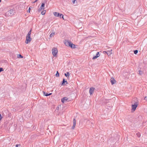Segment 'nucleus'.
<instances>
[{"mask_svg": "<svg viewBox=\"0 0 147 147\" xmlns=\"http://www.w3.org/2000/svg\"><path fill=\"white\" fill-rule=\"evenodd\" d=\"M68 98L67 97H65L61 99V102L64 103L65 101L67 100Z\"/></svg>", "mask_w": 147, "mask_h": 147, "instance_id": "10", "label": "nucleus"}, {"mask_svg": "<svg viewBox=\"0 0 147 147\" xmlns=\"http://www.w3.org/2000/svg\"><path fill=\"white\" fill-rule=\"evenodd\" d=\"M139 74L140 75H141L143 74V72L141 70H139Z\"/></svg>", "mask_w": 147, "mask_h": 147, "instance_id": "19", "label": "nucleus"}, {"mask_svg": "<svg viewBox=\"0 0 147 147\" xmlns=\"http://www.w3.org/2000/svg\"><path fill=\"white\" fill-rule=\"evenodd\" d=\"M45 9V4L42 3L38 11L40 12L42 10H43Z\"/></svg>", "mask_w": 147, "mask_h": 147, "instance_id": "5", "label": "nucleus"}, {"mask_svg": "<svg viewBox=\"0 0 147 147\" xmlns=\"http://www.w3.org/2000/svg\"><path fill=\"white\" fill-rule=\"evenodd\" d=\"M55 32H52L50 35V37H52L54 36L55 35Z\"/></svg>", "mask_w": 147, "mask_h": 147, "instance_id": "16", "label": "nucleus"}, {"mask_svg": "<svg viewBox=\"0 0 147 147\" xmlns=\"http://www.w3.org/2000/svg\"><path fill=\"white\" fill-rule=\"evenodd\" d=\"M2 118V117L1 116V114H0V121L1 119Z\"/></svg>", "mask_w": 147, "mask_h": 147, "instance_id": "28", "label": "nucleus"}, {"mask_svg": "<svg viewBox=\"0 0 147 147\" xmlns=\"http://www.w3.org/2000/svg\"><path fill=\"white\" fill-rule=\"evenodd\" d=\"M19 56L21 58L23 57V56L22 55H19Z\"/></svg>", "mask_w": 147, "mask_h": 147, "instance_id": "31", "label": "nucleus"}, {"mask_svg": "<svg viewBox=\"0 0 147 147\" xmlns=\"http://www.w3.org/2000/svg\"><path fill=\"white\" fill-rule=\"evenodd\" d=\"M54 15L56 17H58L59 15V13L57 12H54L53 13Z\"/></svg>", "mask_w": 147, "mask_h": 147, "instance_id": "14", "label": "nucleus"}, {"mask_svg": "<svg viewBox=\"0 0 147 147\" xmlns=\"http://www.w3.org/2000/svg\"><path fill=\"white\" fill-rule=\"evenodd\" d=\"M1 1V0H0V2Z\"/></svg>", "mask_w": 147, "mask_h": 147, "instance_id": "35", "label": "nucleus"}, {"mask_svg": "<svg viewBox=\"0 0 147 147\" xmlns=\"http://www.w3.org/2000/svg\"><path fill=\"white\" fill-rule=\"evenodd\" d=\"M144 99L146 101H147V96H145L144 98Z\"/></svg>", "mask_w": 147, "mask_h": 147, "instance_id": "29", "label": "nucleus"}, {"mask_svg": "<svg viewBox=\"0 0 147 147\" xmlns=\"http://www.w3.org/2000/svg\"><path fill=\"white\" fill-rule=\"evenodd\" d=\"M69 47H71L72 48H75V45L72 43L70 42Z\"/></svg>", "mask_w": 147, "mask_h": 147, "instance_id": "11", "label": "nucleus"}, {"mask_svg": "<svg viewBox=\"0 0 147 147\" xmlns=\"http://www.w3.org/2000/svg\"><path fill=\"white\" fill-rule=\"evenodd\" d=\"M45 13H46V11L44 10L41 12V14L42 15H44L45 14Z\"/></svg>", "mask_w": 147, "mask_h": 147, "instance_id": "18", "label": "nucleus"}, {"mask_svg": "<svg viewBox=\"0 0 147 147\" xmlns=\"http://www.w3.org/2000/svg\"><path fill=\"white\" fill-rule=\"evenodd\" d=\"M57 77H59V73H58V71H57V73L55 75Z\"/></svg>", "mask_w": 147, "mask_h": 147, "instance_id": "23", "label": "nucleus"}, {"mask_svg": "<svg viewBox=\"0 0 147 147\" xmlns=\"http://www.w3.org/2000/svg\"><path fill=\"white\" fill-rule=\"evenodd\" d=\"M76 126V124H73V125L72 127V129H74L75 128V127Z\"/></svg>", "mask_w": 147, "mask_h": 147, "instance_id": "24", "label": "nucleus"}, {"mask_svg": "<svg viewBox=\"0 0 147 147\" xmlns=\"http://www.w3.org/2000/svg\"><path fill=\"white\" fill-rule=\"evenodd\" d=\"M112 50L111 49H110V50H107V51H104L103 53H105V52L107 54V55L109 56L112 53L111 51Z\"/></svg>", "mask_w": 147, "mask_h": 147, "instance_id": "6", "label": "nucleus"}, {"mask_svg": "<svg viewBox=\"0 0 147 147\" xmlns=\"http://www.w3.org/2000/svg\"><path fill=\"white\" fill-rule=\"evenodd\" d=\"M138 102H136L134 103V105H131V111H134L136 109L137 107L138 106Z\"/></svg>", "mask_w": 147, "mask_h": 147, "instance_id": "4", "label": "nucleus"}, {"mask_svg": "<svg viewBox=\"0 0 147 147\" xmlns=\"http://www.w3.org/2000/svg\"><path fill=\"white\" fill-rule=\"evenodd\" d=\"M31 30H30L28 32L26 37V39L25 41V43L26 44H28L30 43L32 40V38H31Z\"/></svg>", "mask_w": 147, "mask_h": 147, "instance_id": "1", "label": "nucleus"}, {"mask_svg": "<svg viewBox=\"0 0 147 147\" xmlns=\"http://www.w3.org/2000/svg\"><path fill=\"white\" fill-rule=\"evenodd\" d=\"M65 82H66L67 84V81L65 80V79H63L62 81V85H64V84L65 83Z\"/></svg>", "mask_w": 147, "mask_h": 147, "instance_id": "15", "label": "nucleus"}, {"mask_svg": "<svg viewBox=\"0 0 147 147\" xmlns=\"http://www.w3.org/2000/svg\"><path fill=\"white\" fill-rule=\"evenodd\" d=\"M134 53L135 54H137L138 52V51L137 50L134 51Z\"/></svg>", "mask_w": 147, "mask_h": 147, "instance_id": "20", "label": "nucleus"}, {"mask_svg": "<svg viewBox=\"0 0 147 147\" xmlns=\"http://www.w3.org/2000/svg\"><path fill=\"white\" fill-rule=\"evenodd\" d=\"M89 122V121H88L87 122V123Z\"/></svg>", "mask_w": 147, "mask_h": 147, "instance_id": "33", "label": "nucleus"}, {"mask_svg": "<svg viewBox=\"0 0 147 147\" xmlns=\"http://www.w3.org/2000/svg\"><path fill=\"white\" fill-rule=\"evenodd\" d=\"M65 75L66 77H67V76H69V72H67V73H65Z\"/></svg>", "mask_w": 147, "mask_h": 147, "instance_id": "17", "label": "nucleus"}, {"mask_svg": "<svg viewBox=\"0 0 147 147\" xmlns=\"http://www.w3.org/2000/svg\"><path fill=\"white\" fill-rule=\"evenodd\" d=\"M44 95L46 96H48L52 94L51 93L48 94L47 93L45 92H43Z\"/></svg>", "mask_w": 147, "mask_h": 147, "instance_id": "12", "label": "nucleus"}, {"mask_svg": "<svg viewBox=\"0 0 147 147\" xmlns=\"http://www.w3.org/2000/svg\"><path fill=\"white\" fill-rule=\"evenodd\" d=\"M73 124H76V120L75 119H73Z\"/></svg>", "mask_w": 147, "mask_h": 147, "instance_id": "22", "label": "nucleus"}, {"mask_svg": "<svg viewBox=\"0 0 147 147\" xmlns=\"http://www.w3.org/2000/svg\"><path fill=\"white\" fill-rule=\"evenodd\" d=\"M94 90V88L93 87L90 88L89 90V92L90 95H91L93 92Z\"/></svg>", "mask_w": 147, "mask_h": 147, "instance_id": "7", "label": "nucleus"}, {"mask_svg": "<svg viewBox=\"0 0 147 147\" xmlns=\"http://www.w3.org/2000/svg\"><path fill=\"white\" fill-rule=\"evenodd\" d=\"M111 82L112 84H115L116 82V80L113 78H111Z\"/></svg>", "mask_w": 147, "mask_h": 147, "instance_id": "8", "label": "nucleus"}, {"mask_svg": "<svg viewBox=\"0 0 147 147\" xmlns=\"http://www.w3.org/2000/svg\"><path fill=\"white\" fill-rule=\"evenodd\" d=\"M59 17L60 18H62L64 19L63 18V15L62 14H61L59 15Z\"/></svg>", "mask_w": 147, "mask_h": 147, "instance_id": "21", "label": "nucleus"}, {"mask_svg": "<svg viewBox=\"0 0 147 147\" xmlns=\"http://www.w3.org/2000/svg\"><path fill=\"white\" fill-rule=\"evenodd\" d=\"M105 53H106L105 52V53L104 54H105Z\"/></svg>", "mask_w": 147, "mask_h": 147, "instance_id": "36", "label": "nucleus"}, {"mask_svg": "<svg viewBox=\"0 0 147 147\" xmlns=\"http://www.w3.org/2000/svg\"><path fill=\"white\" fill-rule=\"evenodd\" d=\"M27 12H29V13L30 12V7H29V9H28V10L27 11Z\"/></svg>", "mask_w": 147, "mask_h": 147, "instance_id": "27", "label": "nucleus"}, {"mask_svg": "<svg viewBox=\"0 0 147 147\" xmlns=\"http://www.w3.org/2000/svg\"><path fill=\"white\" fill-rule=\"evenodd\" d=\"M100 56V55L99 52H97L96 54V55L94 57L92 58L93 60L94 59Z\"/></svg>", "mask_w": 147, "mask_h": 147, "instance_id": "9", "label": "nucleus"}, {"mask_svg": "<svg viewBox=\"0 0 147 147\" xmlns=\"http://www.w3.org/2000/svg\"><path fill=\"white\" fill-rule=\"evenodd\" d=\"M52 54L54 57H56L58 53V50L56 48L53 47L52 50Z\"/></svg>", "mask_w": 147, "mask_h": 147, "instance_id": "3", "label": "nucleus"}, {"mask_svg": "<svg viewBox=\"0 0 147 147\" xmlns=\"http://www.w3.org/2000/svg\"><path fill=\"white\" fill-rule=\"evenodd\" d=\"M18 144L16 145V147H18Z\"/></svg>", "mask_w": 147, "mask_h": 147, "instance_id": "32", "label": "nucleus"}, {"mask_svg": "<svg viewBox=\"0 0 147 147\" xmlns=\"http://www.w3.org/2000/svg\"><path fill=\"white\" fill-rule=\"evenodd\" d=\"M108 50H110V49H109Z\"/></svg>", "mask_w": 147, "mask_h": 147, "instance_id": "34", "label": "nucleus"}, {"mask_svg": "<svg viewBox=\"0 0 147 147\" xmlns=\"http://www.w3.org/2000/svg\"><path fill=\"white\" fill-rule=\"evenodd\" d=\"M71 42H69V41H65V45H66L67 46H69V45H70V43Z\"/></svg>", "mask_w": 147, "mask_h": 147, "instance_id": "13", "label": "nucleus"}, {"mask_svg": "<svg viewBox=\"0 0 147 147\" xmlns=\"http://www.w3.org/2000/svg\"><path fill=\"white\" fill-rule=\"evenodd\" d=\"M3 71V69L2 68H0V72Z\"/></svg>", "mask_w": 147, "mask_h": 147, "instance_id": "25", "label": "nucleus"}, {"mask_svg": "<svg viewBox=\"0 0 147 147\" xmlns=\"http://www.w3.org/2000/svg\"><path fill=\"white\" fill-rule=\"evenodd\" d=\"M38 0H36L34 2H32L33 3H34L36 2Z\"/></svg>", "mask_w": 147, "mask_h": 147, "instance_id": "30", "label": "nucleus"}, {"mask_svg": "<svg viewBox=\"0 0 147 147\" xmlns=\"http://www.w3.org/2000/svg\"><path fill=\"white\" fill-rule=\"evenodd\" d=\"M14 12V11L13 9H11L6 12L5 13V16H12Z\"/></svg>", "mask_w": 147, "mask_h": 147, "instance_id": "2", "label": "nucleus"}, {"mask_svg": "<svg viewBox=\"0 0 147 147\" xmlns=\"http://www.w3.org/2000/svg\"><path fill=\"white\" fill-rule=\"evenodd\" d=\"M76 1V0H73L72 1V2H73V3H74V4L75 3V2Z\"/></svg>", "mask_w": 147, "mask_h": 147, "instance_id": "26", "label": "nucleus"}]
</instances>
